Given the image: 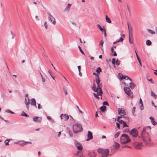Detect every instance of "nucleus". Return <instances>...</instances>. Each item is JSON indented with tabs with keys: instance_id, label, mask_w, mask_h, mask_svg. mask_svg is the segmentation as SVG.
I'll return each instance as SVG.
<instances>
[{
	"instance_id": "20e7f679",
	"label": "nucleus",
	"mask_w": 157,
	"mask_h": 157,
	"mask_svg": "<svg viewBox=\"0 0 157 157\" xmlns=\"http://www.w3.org/2000/svg\"><path fill=\"white\" fill-rule=\"evenodd\" d=\"M73 130L76 133L78 132L81 131L82 130V126L79 124H75L73 125Z\"/></svg>"
},
{
	"instance_id": "f03ea898",
	"label": "nucleus",
	"mask_w": 157,
	"mask_h": 157,
	"mask_svg": "<svg viewBox=\"0 0 157 157\" xmlns=\"http://www.w3.org/2000/svg\"><path fill=\"white\" fill-rule=\"evenodd\" d=\"M101 86H100V85H98L97 88H96V85L94 83L92 89L94 92L99 93V95L101 96V98H102V95L103 94V93L102 91Z\"/></svg>"
},
{
	"instance_id": "39448f33",
	"label": "nucleus",
	"mask_w": 157,
	"mask_h": 157,
	"mask_svg": "<svg viewBox=\"0 0 157 157\" xmlns=\"http://www.w3.org/2000/svg\"><path fill=\"white\" fill-rule=\"evenodd\" d=\"M125 93L131 98H132L133 94L129 87H125L124 88Z\"/></svg>"
},
{
	"instance_id": "6ab92c4d",
	"label": "nucleus",
	"mask_w": 157,
	"mask_h": 157,
	"mask_svg": "<svg viewBox=\"0 0 157 157\" xmlns=\"http://www.w3.org/2000/svg\"><path fill=\"white\" fill-rule=\"evenodd\" d=\"M71 6V4L68 3V6L65 8L64 11H67V12L69 11L70 10V9Z\"/></svg>"
},
{
	"instance_id": "c9c22d12",
	"label": "nucleus",
	"mask_w": 157,
	"mask_h": 157,
	"mask_svg": "<svg viewBox=\"0 0 157 157\" xmlns=\"http://www.w3.org/2000/svg\"><path fill=\"white\" fill-rule=\"evenodd\" d=\"M27 98H28V101L27 102H25V104L26 105H29V104H30V102H29V98L28 97H27Z\"/></svg>"
},
{
	"instance_id": "4d7b16f0",
	"label": "nucleus",
	"mask_w": 157,
	"mask_h": 157,
	"mask_svg": "<svg viewBox=\"0 0 157 157\" xmlns=\"http://www.w3.org/2000/svg\"><path fill=\"white\" fill-rule=\"evenodd\" d=\"M122 82L124 85L125 86H128V84H127L125 82L123 81Z\"/></svg>"
},
{
	"instance_id": "412c9836",
	"label": "nucleus",
	"mask_w": 157,
	"mask_h": 157,
	"mask_svg": "<svg viewBox=\"0 0 157 157\" xmlns=\"http://www.w3.org/2000/svg\"><path fill=\"white\" fill-rule=\"evenodd\" d=\"M129 87L132 89H133L136 86L134 83L131 82H129Z\"/></svg>"
},
{
	"instance_id": "774afa93",
	"label": "nucleus",
	"mask_w": 157,
	"mask_h": 157,
	"mask_svg": "<svg viewBox=\"0 0 157 157\" xmlns=\"http://www.w3.org/2000/svg\"><path fill=\"white\" fill-rule=\"evenodd\" d=\"M144 109V106H143V104H142V105H141V110H143Z\"/></svg>"
},
{
	"instance_id": "6e6d98bb",
	"label": "nucleus",
	"mask_w": 157,
	"mask_h": 157,
	"mask_svg": "<svg viewBox=\"0 0 157 157\" xmlns=\"http://www.w3.org/2000/svg\"><path fill=\"white\" fill-rule=\"evenodd\" d=\"M140 104H141V105H142V104H143L141 98H140Z\"/></svg>"
},
{
	"instance_id": "a211bd4d",
	"label": "nucleus",
	"mask_w": 157,
	"mask_h": 157,
	"mask_svg": "<svg viewBox=\"0 0 157 157\" xmlns=\"http://www.w3.org/2000/svg\"><path fill=\"white\" fill-rule=\"evenodd\" d=\"M113 146L114 148L116 149L119 148L120 147V145L117 142H114Z\"/></svg>"
},
{
	"instance_id": "9d476101",
	"label": "nucleus",
	"mask_w": 157,
	"mask_h": 157,
	"mask_svg": "<svg viewBox=\"0 0 157 157\" xmlns=\"http://www.w3.org/2000/svg\"><path fill=\"white\" fill-rule=\"evenodd\" d=\"M118 114L121 116L124 115L125 114L124 110L123 109H118Z\"/></svg>"
},
{
	"instance_id": "69168bd1",
	"label": "nucleus",
	"mask_w": 157,
	"mask_h": 157,
	"mask_svg": "<svg viewBox=\"0 0 157 157\" xmlns=\"http://www.w3.org/2000/svg\"><path fill=\"white\" fill-rule=\"evenodd\" d=\"M47 119L49 120H50L52 118L50 116H48L47 117Z\"/></svg>"
},
{
	"instance_id": "de8ad7c7",
	"label": "nucleus",
	"mask_w": 157,
	"mask_h": 157,
	"mask_svg": "<svg viewBox=\"0 0 157 157\" xmlns=\"http://www.w3.org/2000/svg\"><path fill=\"white\" fill-rule=\"evenodd\" d=\"M6 112H8V113H12V114H14V113L12 111H11L10 110H6Z\"/></svg>"
},
{
	"instance_id": "1a4fd4ad",
	"label": "nucleus",
	"mask_w": 157,
	"mask_h": 157,
	"mask_svg": "<svg viewBox=\"0 0 157 157\" xmlns=\"http://www.w3.org/2000/svg\"><path fill=\"white\" fill-rule=\"evenodd\" d=\"M48 18H49L51 22L54 25L56 23V21L55 18L51 15L50 13H48Z\"/></svg>"
},
{
	"instance_id": "338daca9",
	"label": "nucleus",
	"mask_w": 157,
	"mask_h": 157,
	"mask_svg": "<svg viewBox=\"0 0 157 157\" xmlns=\"http://www.w3.org/2000/svg\"><path fill=\"white\" fill-rule=\"evenodd\" d=\"M78 71H80V69H81V67L80 66H78Z\"/></svg>"
},
{
	"instance_id": "473e14b6",
	"label": "nucleus",
	"mask_w": 157,
	"mask_h": 157,
	"mask_svg": "<svg viewBox=\"0 0 157 157\" xmlns=\"http://www.w3.org/2000/svg\"><path fill=\"white\" fill-rule=\"evenodd\" d=\"M96 71L97 73H99L101 71V68L100 67L97 68L96 70Z\"/></svg>"
},
{
	"instance_id": "aec40b11",
	"label": "nucleus",
	"mask_w": 157,
	"mask_h": 157,
	"mask_svg": "<svg viewBox=\"0 0 157 157\" xmlns=\"http://www.w3.org/2000/svg\"><path fill=\"white\" fill-rule=\"evenodd\" d=\"M126 79V80L129 79L130 81H132V79L127 76L122 75L121 78V79Z\"/></svg>"
},
{
	"instance_id": "864d4df0",
	"label": "nucleus",
	"mask_w": 157,
	"mask_h": 157,
	"mask_svg": "<svg viewBox=\"0 0 157 157\" xmlns=\"http://www.w3.org/2000/svg\"><path fill=\"white\" fill-rule=\"evenodd\" d=\"M151 95L152 96L155 97L156 96V95L152 92H151Z\"/></svg>"
},
{
	"instance_id": "2f4dec72",
	"label": "nucleus",
	"mask_w": 157,
	"mask_h": 157,
	"mask_svg": "<svg viewBox=\"0 0 157 157\" xmlns=\"http://www.w3.org/2000/svg\"><path fill=\"white\" fill-rule=\"evenodd\" d=\"M21 116H24L26 117H29V116L25 113L24 112H22V113L21 114Z\"/></svg>"
},
{
	"instance_id": "79ce46f5",
	"label": "nucleus",
	"mask_w": 157,
	"mask_h": 157,
	"mask_svg": "<svg viewBox=\"0 0 157 157\" xmlns=\"http://www.w3.org/2000/svg\"><path fill=\"white\" fill-rule=\"evenodd\" d=\"M103 150V149H98V152L99 153H101L102 154V150Z\"/></svg>"
},
{
	"instance_id": "a878e982",
	"label": "nucleus",
	"mask_w": 157,
	"mask_h": 157,
	"mask_svg": "<svg viewBox=\"0 0 157 157\" xmlns=\"http://www.w3.org/2000/svg\"><path fill=\"white\" fill-rule=\"evenodd\" d=\"M105 19L106 21L109 23H111V21L110 20V18H108L107 17V16L106 15L105 17Z\"/></svg>"
},
{
	"instance_id": "f8f14e48",
	"label": "nucleus",
	"mask_w": 157,
	"mask_h": 157,
	"mask_svg": "<svg viewBox=\"0 0 157 157\" xmlns=\"http://www.w3.org/2000/svg\"><path fill=\"white\" fill-rule=\"evenodd\" d=\"M42 120L41 117H38L36 116L33 118V120L34 121L38 123L40 122Z\"/></svg>"
},
{
	"instance_id": "a19ab883",
	"label": "nucleus",
	"mask_w": 157,
	"mask_h": 157,
	"mask_svg": "<svg viewBox=\"0 0 157 157\" xmlns=\"http://www.w3.org/2000/svg\"><path fill=\"white\" fill-rule=\"evenodd\" d=\"M44 26L45 28L47 29L48 28V24L46 21L44 22Z\"/></svg>"
},
{
	"instance_id": "0eeeda50",
	"label": "nucleus",
	"mask_w": 157,
	"mask_h": 157,
	"mask_svg": "<svg viewBox=\"0 0 157 157\" xmlns=\"http://www.w3.org/2000/svg\"><path fill=\"white\" fill-rule=\"evenodd\" d=\"M130 134L133 137H136L138 136V132L136 129H133L131 131Z\"/></svg>"
},
{
	"instance_id": "13d9d810",
	"label": "nucleus",
	"mask_w": 157,
	"mask_h": 157,
	"mask_svg": "<svg viewBox=\"0 0 157 157\" xmlns=\"http://www.w3.org/2000/svg\"><path fill=\"white\" fill-rule=\"evenodd\" d=\"M48 72L51 76L52 75V72L50 70H49L48 71Z\"/></svg>"
},
{
	"instance_id": "5fc2aeb1",
	"label": "nucleus",
	"mask_w": 157,
	"mask_h": 157,
	"mask_svg": "<svg viewBox=\"0 0 157 157\" xmlns=\"http://www.w3.org/2000/svg\"><path fill=\"white\" fill-rule=\"evenodd\" d=\"M71 22L72 25H75V26H76V24L75 22L72 21H71Z\"/></svg>"
},
{
	"instance_id": "393cba45",
	"label": "nucleus",
	"mask_w": 157,
	"mask_h": 157,
	"mask_svg": "<svg viewBox=\"0 0 157 157\" xmlns=\"http://www.w3.org/2000/svg\"><path fill=\"white\" fill-rule=\"evenodd\" d=\"M106 108L105 106H103L100 108V109L101 111L103 112L105 111Z\"/></svg>"
},
{
	"instance_id": "f3484780",
	"label": "nucleus",
	"mask_w": 157,
	"mask_h": 157,
	"mask_svg": "<svg viewBox=\"0 0 157 157\" xmlns=\"http://www.w3.org/2000/svg\"><path fill=\"white\" fill-rule=\"evenodd\" d=\"M135 147L137 149H140L142 146V144L140 143H136L134 144Z\"/></svg>"
},
{
	"instance_id": "bf43d9fd",
	"label": "nucleus",
	"mask_w": 157,
	"mask_h": 157,
	"mask_svg": "<svg viewBox=\"0 0 157 157\" xmlns=\"http://www.w3.org/2000/svg\"><path fill=\"white\" fill-rule=\"evenodd\" d=\"M121 117H117V121H118L120 120V118Z\"/></svg>"
},
{
	"instance_id": "4be33fe9",
	"label": "nucleus",
	"mask_w": 157,
	"mask_h": 157,
	"mask_svg": "<svg viewBox=\"0 0 157 157\" xmlns=\"http://www.w3.org/2000/svg\"><path fill=\"white\" fill-rule=\"evenodd\" d=\"M96 82L97 85H100V79L98 76L96 77Z\"/></svg>"
},
{
	"instance_id": "2eb2a0df",
	"label": "nucleus",
	"mask_w": 157,
	"mask_h": 157,
	"mask_svg": "<svg viewBox=\"0 0 157 157\" xmlns=\"http://www.w3.org/2000/svg\"><path fill=\"white\" fill-rule=\"evenodd\" d=\"M31 105H34L35 107L36 108L37 107L36 106V100L34 98H32L31 99Z\"/></svg>"
},
{
	"instance_id": "72a5a7b5",
	"label": "nucleus",
	"mask_w": 157,
	"mask_h": 157,
	"mask_svg": "<svg viewBox=\"0 0 157 157\" xmlns=\"http://www.w3.org/2000/svg\"><path fill=\"white\" fill-rule=\"evenodd\" d=\"M146 44L147 45H150L151 44V41L147 40L146 41Z\"/></svg>"
},
{
	"instance_id": "ea45409f",
	"label": "nucleus",
	"mask_w": 157,
	"mask_h": 157,
	"mask_svg": "<svg viewBox=\"0 0 157 157\" xmlns=\"http://www.w3.org/2000/svg\"><path fill=\"white\" fill-rule=\"evenodd\" d=\"M119 123L120 124H122L124 123V121L123 120H120L118 121Z\"/></svg>"
},
{
	"instance_id": "58836bf2",
	"label": "nucleus",
	"mask_w": 157,
	"mask_h": 157,
	"mask_svg": "<svg viewBox=\"0 0 157 157\" xmlns=\"http://www.w3.org/2000/svg\"><path fill=\"white\" fill-rule=\"evenodd\" d=\"M125 127H128V126L127 124L126 123L125 121H124V123L123 124V127L124 128Z\"/></svg>"
},
{
	"instance_id": "e433bc0d",
	"label": "nucleus",
	"mask_w": 157,
	"mask_h": 157,
	"mask_svg": "<svg viewBox=\"0 0 157 157\" xmlns=\"http://www.w3.org/2000/svg\"><path fill=\"white\" fill-rule=\"evenodd\" d=\"M78 48H79L80 52H81L82 53V54L85 55V54L83 52V51L81 49V48L80 46H78Z\"/></svg>"
},
{
	"instance_id": "4468645a",
	"label": "nucleus",
	"mask_w": 157,
	"mask_h": 157,
	"mask_svg": "<svg viewBox=\"0 0 157 157\" xmlns=\"http://www.w3.org/2000/svg\"><path fill=\"white\" fill-rule=\"evenodd\" d=\"M28 144H31L32 143L29 142H25L24 141H20L19 145L21 146H23Z\"/></svg>"
},
{
	"instance_id": "e2e57ef3",
	"label": "nucleus",
	"mask_w": 157,
	"mask_h": 157,
	"mask_svg": "<svg viewBox=\"0 0 157 157\" xmlns=\"http://www.w3.org/2000/svg\"><path fill=\"white\" fill-rule=\"evenodd\" d=\"M129 129L127 128L124 131V132H128L129 131Z\"/></svg>"
},
{
	"instance_id": "c03bdc74",
	"label": "nucleus",
	"mask_w": 157,
	"mask_h": 157,
	"mask_svg": "<svg viewBox=\"0 0 157 157\" xmlns=\"http://www.w3.org/2000/svg\"><path fill=\"white\" fill-rule=\"evenodd\" d=\"M115 63H116V65L117 66H118L120 64L119 62L118 61V59H117L116 60Z\"/></svg>"
},
{
	"instance_id": "c756f323",
	"label": "nucleus",
	"mask_w": 157,
	"mask_h": 157,
	"mask_svg": "<svg viewBox=\"0 0 157 157\" xmlns=\"http://www.w3.org/2000/svg\"><path fill=\"white\" fill-rule=\"evenodd\" d=\"M135 52H136V57H137V59L138 61V62L140 63V65L142 66V64H141V61H140V60L138 57V56L137 53V52H136V51H135Z\"/></svg>"
},
{
	"instance_id": "680f3d73",
	"label": "nucleus",
	"mask_w": 157,
	"mask_h": 157,
	"mask_svg": "<svg viewBox=\"0 0 157 157\" xmlns=\"http://www.w3.org/2000/svg\"><path fill=\"white\" fill-rule=\"evenodd\" d=\"M103 32H104V36H105V37H106V33L105 30H104V31H103Z\"/></svg>"
},
{
	"instance_id": "7c9ffc66",
	"label": "nucleus",
	"mask_w": 157,
	"mask_h": 157,
	"mask_svg": "<svg viewBox=\"0 0 157 157\" xmlns=\"http://www.w3.org/2000/svg\"><path fill=\"white\" fill-rule=\"evenodd\" d=\"M97 26L98 28L100 29V30L102 32H103L104 30H105V29H103L101 26V25L99 24H98L97 25Z\"/></svg>"
},
{
	"instance_id": "3c124183",
	"label": "nucleus",
	"mask_w": 157,
	"mask_h": 157,
	"mask_svg": "<svg viewBox=\"0 0 157 157\" xmlns=\"http://www.w3.org/2000/svg\"><path fill=\"white\" fill-rule=\"evenodd\" d=\"M116 124H117V128L118 129H119L120 128V127L119 123H118V122H117L116 123Z\"/></svg>"
},
{
	"instance_id": "b1692460",
	"label": "nucleus",
	"mask_w": 157,
	"mask_h": 157,
	"mask_svg": "<svg viewBox=\"0 0 157 157\" xmlns=\"http://www.w3.org/2000/svg\"><path fill=\"white\" fill-rule=\"evenodd\" d=\"M94 96L97 98H98V99H102V98H101V96H100L99 95V93H94Z\"/></svg>"
},
{
	"instance_id": "603ef678",
	"label": "nucleus",
	"mask_w": 157,
	"mask_h": 157,
	"mask_svg": "<svg viewBox=\"0 0 157 157\" xmlns=\"http://www.w3.org/2000/svg\"><path fill=\"white\" fill-rule=\"evenodd\" d=\"M76 107L78 109L79 111L81 113H83V112L81 111L79 109L78 106V105H77L76 106Z\"/></svg>"
},
{
	"instance_id": "9b49d317",
	"label": "nucleus",
	"mask_w": 157,
	"mask_h": 157,
	"mask_svg": "<svg viewBox=\"0 0 157 157\" xmlns=\"http://www.w3.org/2000/svg\"><path fill=\"white\" fill-rule=\"evenodd\" d=\"M61 119H63L65 121L69 119V116L67 114H62L60 116Z\"/></svg>"
},
{
	"instance_id": "052dcab7",
	"label": "nucleus",
	"mask_w": 157,
	"mask_h": 157,
	"mask_svg": "<svg viewBox=\"0 0 157 157\" xmlns=\"http://www.w3.org/2000/svg\"><path fill=\"white\" fill-rule=\"evenodd\" d=\"M113 53H114V54H113V56H117V53H116L115 51H114Z\"/></svg>"
},
{
	"instance_id": "f257e3e1",
	"label": "nucleus",
	"mask_w": 157,
	"mask_h": 157,
	"mask_svg": "<svg viewBox=\"0 0 157 157\" xmlns=\"http://www.w3.org/2000/svg\"><path fill=\"white\" fill-rule=\"evenodd\" d=\"M148 128L150 130L151 129V128L150 126H148L143 128L141 134L142 139L143 141L145 144H147L148 142L150 141L149 134L148 132H146V130Z\"/></svg>"
},
{
	"instance_id": "423d86ee",
	"label": "nucleus",
	"mask_w": 157,
	"mask_h": 157,
	"mask_svg": "<svg viewBox=\"0 0 157 157\" xmlns=\"http://www.w3.org/2000/svg\"><path fill=\"white\" fill-rule=\"evenodd\" d=\"M74 142L77 149L80 151H81L82 149V145L79 142L75 140H74Z\"/></svg>"
},
{
	"instance_id": "5701e85b",
	"label": "nucleus",
	"mask_w": 157,
	"mask_h": 157,
	"mask_svg": "<svg viewBox=\"0 0 157 157\" xmlns=\"http://www.w3.org/2000/svg\"><path fill=\"white\" fill-rule=\"evenodd\" d=\"M147 30L148 33H151V34L154 35L155 34V31L149 29H147Z\"/></svg>"
},
{
	"instance_id": "c85d7f7f",
	"label": "nucleus",
	"mask_w": 157,
	"mask_h": 157,
	"mask_svg": "<svg viewBox=\"0 0 157 157\" xmlns=\"http://www.w3.org/2000/svg\"><path fill=\"white\" fill-rule=\"evenodd\" d=\"M127 24H128V32H129V34H130V33H132V28H130L129 27V24H128V23H127Z\"/></svg>"
},
{
	"instance_id": "dca6fc26",
	"label": "nucleus",
	"mask_w": 157,
	"mask_h": 157,
	"mask_svg": "<svg viewBox=\"0 0 157 157\" xmlns=\"http://www.w3.org/2000/svg\"><path fill=\"white\" fill-rule=\"evenodd\" d=\"M149 118L151 120V123L153 125H155L157 124V123L155 121V119L153 117H151Z\"/></svg>"
},
{
	"instance_id": "cd10ccee",
	"label": "nucleus",
	"mask_w": 157,
	"mask_h": 157,
	"mask_svg": "<svg viewBox=\"0 0 157 157\" xmlns=\"http://www.w3.org/2000/svg\"><path fill=\"white\" fill-rule=\"evenodd\" d=\"M123 40H124L123 39L122 37H121L120 38V39L119 40H117V41H116V42H114L113 43V44H115L117 42H122L123 41Z\"/></svg>"
},
{
	"instance_id": "0e129e2a",
	"label": "nucleus",
	"mask_w": 157,
	"mask_h": 157,
	"mask_svg": "<svg viewBox=\"0 0 157 157\" xmlns=\"http://www.w3.org/2000/svg\"><path fill=\"white\" fill-rule=\"evenodd\" d=\"M61 131L59 132L58 133V137H60V135H61Z\"/></svg>"
},
{
	"instance_id": "bb28decb",
	"label": "nucleus",
	"mask_w": 157,
	"mask_h": 157,
	"mask_svg": "<svg viewBox=\"0 0 157 157\" xmlns=\"http://www.w3.org/2000/svg\"><path fill=\"white\" fill-rule=\"evenodd\" d=\"M129 42L131 44H133V41L132 40V38L131 37L130 34H129Z\"/></svg>"
},
{
	"instance_id": "ddd939ff",
	"label": "nucleus",
	"mask_w": 157,
	"mask_h": 157,
	"mask_svg": "<svg viewBox=\"0 0 157 157\" xmlns=\"http://www.w3.org/2000/svg\"><path fill=\"white\" fill-rule=\"evenodd\" d=\"M93 138V136L92 132L90 131H89L87 134V139L86 140L88 141L90 140H92Z\"/></svg>"
},
{
	"instance_id": "f704fd0d",
	"label": "nucleus",
	"mask_w": 157,
	"mask_h": 157,
	"mask_svg": "<svg viewBox=\"0 0 157 157\" xmlns=\"http://www.w3.org/2000/svg\"><path fill=\"white\" fill-rule=\"evenodd\" d=\"M120 132H117L114 135V137L115 138H117L119 136L120 134Z\"/></svg>"
},
{
	"instance_id": "6e6552de",
	"label": "nucleus",
	"mask_w": 157,
	"mask_h": 157,
	"mask_svg": "<svg viewBox=\"0 0 157 157\" xmlns=\"http://www.w3.org/2000/svg\"><path fill=\"white\" fill-rule=\"evenodd\" d=\"M109 150L108 149H104L102 151L101 157H107L109 154Z\"/></svg>"
},
{
	"instance_id": "a18cd8bd",
	"label": "nucleus",
	"mask_w": 157,
	"mask_h": 157,
	"mask_svg": "<svg viewBox=\"0 0 157 157\" xmlns=\"http://www.w3.org/2000/svg\"><path fill=\"white\" fill-rule=\"evenodd\" d=\"M103 43H104V42H103V41L102 40L99 43L100 45H101V46L102 47H103Z\"/></svg>"
},
{
	"instance_id": "7ed1b4c3",
	"label": "nucleus",
	"mask_w": 157,
	"mask_h": 157,
	"mask_svg": "<svg viewBox=\"0 0 157 157\" xmlns=\"http://www.w3.org/2000/svg\"><path fill=\"white\" fill-rule=\"evenodd\" d=\"M121 142L122 144L128 143L131 141L128 136L126 134H122L121 137Z\"/></svg>"
},
{
	"instance_id": "8fccbe9b",
	"label": "nucleus",
	"mask_w": 157,
	"mask_h": 157,
	"mask_svg": "<svg viewBox=\"0 0 157 157\" xmlns=\"http://www.w3.org/2000/svg\"><path fill=\"white\" fill-rule=\"evenodd\" d=\"M38 109H41V106L40 105V104L38 103Z\"/></svg>"
},
{
	"instance_id": "09e8293b",
	"label": "nucleus",
	"mask_w": 157,
	"mask_h": 157,
	"mask_svg": "<svg viewBox=\"0 0 157 157\" xmlns=\"http://www.w3.org/2000/svg\"><path fill=\"white\" fill-rule=\"evenodd\" d=\"M103 104L104 105H108V103L106 101H105L103 102Z\"/></svg>"
},
{
	"instance_id": "4c0bfd02",
	"label": "nucleus",
	"mask_w": 157,
	"mask_h": 157,
	"mask_svg": "<svg viewBox=\"0 0 157 157\" xmlns=\"http://www.w3.org/2000/svg\"><path fill=\"white\" fill-rule=\"evenodd\" d=\"M116 59L115 58H113L112 60V63L113 65H114L116 62Z\"/></svg>"
},
{
	"instance_id": "37998d69",
	"label": "nucleus",
	"mask_w": 157,
	"mask_h": 157,
	"mask_svg": "<svg viewBox=\"0 0 157 157\" xmlns=\"http://www.w3.org/2000/svg\"><path fill=\"white\" fill-rule=\"evenodd\" d=\"M136 108L135 107H133L132 108V112L133 115H134V113L135 112Z\"/></svg>"
},
{
	"instance_id": "49530a36",
	"label": "nucleus",
	"mask_w": 157,
	"mask_h": 157,
	"mask_svg": "<svg viewBox=\"0 0 157 157\" xmlns=\"http://www.w3.org/2000/svg\"><path fill=\"white\" fill-rule=\"evenodd\" d=\"M9 140H7L5 141V144L6 145H9Z\"/></svg>"
}]
</instances>
